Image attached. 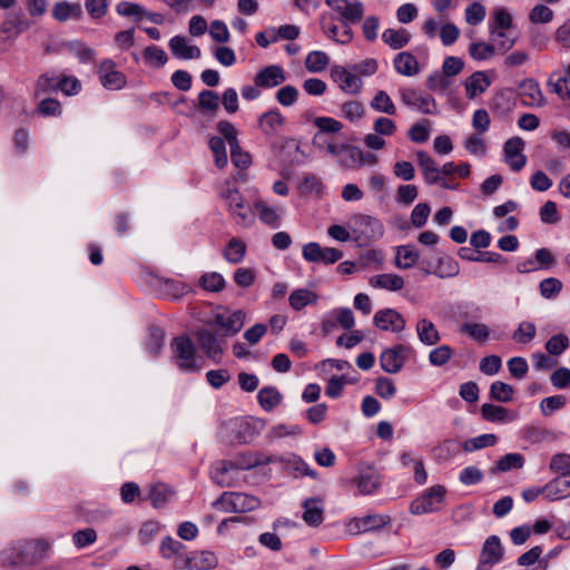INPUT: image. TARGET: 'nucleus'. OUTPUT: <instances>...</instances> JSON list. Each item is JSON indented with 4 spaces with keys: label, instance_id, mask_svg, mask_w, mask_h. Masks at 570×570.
<instances>
[{
    "label": "nucleus",
    "instance_id": "72a5a7b5",
    "mask_svg": "<svg viewBox=\"0 0 570 570\" xmlns=\"http://www.w3.org/2000/svg\"><path fill=\"white\" fill-rule=\"evenodd\" d=\"M247 246L240 238H232L224 248L223 255L230 264L240 263L246 254Z\"/></svg>",
    "mask_w": 570,
    "mask_h": 570
},
{
    "label": "nucleus",
    "instance_id": "c03bdc74",
    "mask_svg": "<svg viewBox=\"0 0 570 570\" xmlns=\"http://www.w3.org/2000/svg\"><path fill=\"white\" fill-rule=\"evenodd\" d=\"M144 60L153 68H160L168 62L167 53L155 46L147 47L142 52Z\"/></svg>",
    "mask_w": 570,
    "mask_h": 570
},
{
    "label": "nucleus",
    "instance_id": "4468645a",
    "mask_svg": "<svg viewBox=\"0 0 570 570\" xmlns=\"http://www.w3.org/2000/svg\"><path fill=\"white\" fill-rule=\"evenodd\" d=\"M524 147L525 144L520 137L510 138L504 144V160L514 171L521 170L527 163V157L523 154Z\"/></svg>",
    "mask_w": 570,
    "mask_h": 570
},
{
    "label": "nucleus",
    "instance_id": "a211bd4d",
    "mask_svg": "<svg viewBox=\"0 0 570 570\" xmlns=\"http://www.w3.org/2000/svg\"><path fill=\"white\" fill-rule=\"evenodd\" d=\"M502 557L503 548L500 539L497 535L488 538L482 547L478 570H488V566L491 567L498 563Z\"/></svg>",
    "mask_w": 570,
    "mask_h": 570
},
{
    "label": "nucleus",
    "instance_id": "9d476101",
    "mask_svg": "<svg viewBox=\"0 0 570 570\" xmlns=\"http://www.w3.org/2000/svg\"><path fill=\"white\" fill-rule=\"evenodd\" d=\"M445 494V489L441 485L431 488L425 494L416 498L411 503L413 514H423L435 511L441 505Z\"/></svg>",
    "mask_w": 570,
    "mask_h": 570
},
{
    "label": "nucleus",
    "instance_id": "bf43d9fd",
    "mask_svg": "<svg viewBox=\"0 0 570 570\" xmlns=\"http://www.w3.org/2000/svg\"><path fill=\"white\" fill-rule=\"evenodd\" d=\"M540 294L542 297L549 299L557 296L562 289V283L558 278L549 277L540 282Z\"/></svg>",
    "mask_w": 570,
    "mask_h": 570
},
{
    "label": "nucleus",
    "instance_id": "3c124183",
    "mask_svg": "<svg viewBox=\"0 0 570 570\" xmlns=\"http://www.w3.org/2000/svg\"><path fill=\"white\" fill-rule=\"evenodd\" d=\"M199 108L207 114H215L219 106V96L215 91L204 90L198 96Z\"/></svg>",
    "mask_w": 570,
    "mask_h": 570
},
{
    "label": "nucleus",
    "instance_id": "ea45409f",
    "mask_svg": "<svg viewBox=\"0 0 570 570\" xmlns=\"http://www.w3.org/2000/svg\"><path fill=\"white\" fill-rule=\"evenodd\" d=\"M371 107L377 112L393 116L396 112V107L391 97L384 90H379L371 101Z\"/></svg>",
    "mask_w": 570,
    "mask_h": 570
},
{
    "label": "nucleus",
    "instance_id": "37998d69",
    "mask_svg": "<svg viewBox=\"0 0 570 570\" xmlns=\"http://www.w3.org/2000/svg\"><path fill=\"white\" fill-rule=\"evenodd\" d=\"M258 402L265 411H271L276 407L281 401L282 395L275 387H264L258 392Z\"/></svg>",
    "mask_w": 570,
    "mask_h": 570
},
{
    "label": "nucleus",
    "instance_id": "b1692460",
    "mask_svg": "<svg viewBox=\"0 0 570 570\" xmlns=\"http://www.w3.org/2000/svg\"><path fill=\"white\" fill-rule=\"evenodd\" d=\"M393 62L395 70L404 77H413L420 72L417 59L409 51L397 53Z\"/></svg>",
    "mask_w": 570,
    "mask_h": 570
},
{
    "label": "nucleus",
    "instance_id": "9b49d317",
    "mask_svg": "<svg viewBox=\"0 0 570 570\" xmlns=\"http://www.w3.org/2000/svg\"><path fill=\"white\" fill-rule=\"evenodd\" d=\"M391 519L387 515L368 514L362 518H353L347 524V531L352 535H357L364 532L374 531L384 528L390 523Z\"/></svg>",
    "mask_w": 570,
    "mask_h": 570
},
{
    "label": "nucleus",
    "instance_id": "c85d7f7f",
    "mask_svg": "<svg viewBox=\"0 0 570 570\" xmlns=\"http://www.w3.org/2000/svg\"><path fill=\"white\" fill-rule=\"evenodd\" d=\"M81 16L82 10L79 3L60 1L52 8V17L60 22H65L69 19H80Z\"/></svg>",
    "mask_w": 570,
    "mask_h": 570
},
{
    "label": "nucleus",
    "instance_id": "4c0bfd02",
    "mask_svg": "<svg viewBox=\"0 0 570 570\" xmlns=\"http://www.w3.org/2000/svg\"><path fill=\"white\" fill-rule=\"evenodd\" d=\"M330 65V57L326 52L321 50L311 51L305 58V68L309 72H322L327 69Z\"/></svg>",
    "mask_w": 570,
    "mask_h": 570
},
{
    "label": "nucleus",
    "instance_id": "0eeeda50",
    "mask_svg": "<svg viewBox=\"0 0 570 570\" xmlns=\"http://www.w3.org/2000/svg\"><path fill=\"white\" fill-rule=\"evenodd\" d=\"M326 4L337 13L343 22H360L364 6L358 0H325Z\"/></svg>",
    "mask_w": 570,
    "mask_h": 570
},
{
    "label": "nucleus",
    "instance_id": "680f3d73",
    "mask_svg": "<svg viewBox=\"0 0 570 570\" xmlns=\"http://www.w3.org/2000/svg\"><path fill=\"white\" fill-rule=\"evenodd\" d=\"M396 124L387 117H379L373 122V131L383 136L391 137L396 132Z\"/></svg>",
    "mask_w": 570,
    "mask_h": 570
},
{
    "label": "nucleus",
    "instance_id": "58836bf2",
    "mask_svg": "<svg viewBox=\"0 0 570 570\" xmlns=\"http://www.w3.org/2000/svg\"><path fill=\"white\" fill-rule=\"evenodd\" d=\"M461 332L479 343H485L490 337V328L483 323L466 322L461 326Z\"/></svg>",
    "mask_w": 570,
    "mask_h": 570
},
{
    "label": "nucleus",
    "instance_id": "09e8293b",
    "mask_svg": "<svg viewBox=\"0 0 570 570\" xmlns=\"http://www.w3.org/2000/svg\"><path fill=\"white\" fill-rule=\"evenodd\" d=\"M254 206L263 223L271 225L273 227H276L278 225L279 215L276 208L268 206L266 203L262 200L256 202Z\"/></svg>",
    "mask_w": 570,
    "mask_h": 570
},
{
    "label": "nucleus",
    "instance_id": "473e14b6",
    "mask_svg": "<svg viewBox=\"0 0 570 570\" xmlns=\"http://www.w3.org/2000/svg\"><path fill=\"white\" fill-rule=\"evenodd\" d=\"M416 333L420 341L429 346L438 344L441 340L440 333L434 324L426 318L419 321Z\"/></svg>",
    "mask_w": 570,
    "mask_h": 570
},
{
    "label": "nucleus",
    "instance_id": "f704fd0d",
    "mask_svg": "<svg viewBox=\"0 0 570 570\" xmlns=\"http://www.w3.org/2000/svg\"><path fill=\"white\" fill-rule=\"evenodd\" d=\"M116 11L120 16L126 17H148L154 22H160V16L148 13L140 4L122 1L116 6Z\"/></svg>",
    "mask_w": 570,
    "mask_h": 570
},
{
    "label": "nucleus",
    "instance_id": "5701e85b",
    "mask_svg": "<svg viewBox=\"0 0 570 570\" xmlns=\"http://www.w3.org/2000/svg\"><path fill=\"white\" fill-rule=\"evenodd\" d=\"M284 122L285 118L278 110H269L259 117L258 127L263 134L274 136L279 132Z\"/></svg>",
    "mask_w": 570,
    "mask_h": 570
},
{
    "label": "nucleus",
    "instance_id": "f257e3e1",
    "mask_svg": "<svg viewBox=\"0 0 570 570\" xmlns=\"http://www.w3.org/2000/svg\"><path fill=\"white\" fill-rule=\"evenodd\" d=\"M513 29V17L510 11L502 7L495 8L492 11L490 36L499 50L508 51L515 45L518 38Z\"/></svg>",
    "mask_w": 570,
    "mask_h": 570
},
{
    "label": "nucleus",
    "instance_id": "49530a36",
    "mask_svg": "<svg viewBox=\"0 0 570 570\" xmlns=\"http://www.w3.org/2000/svg\"><path fill=\"white\" fill-rule=\"evenodd\" d=\"M225 284L223 275L216 272L205 273L199 278V285L207 292H220L224 289Z\"/></svg>",
    "mask_w": 570,
    "mask_h": 570
},
{
    "label": "nucleus",
    "instance_id": "a878e982",
    "mask_svg": "<svg viewBox=\"0 0 570 570\" xmlns=\"http://www.w3.org/2000/svg\"><path fill=\"white\" fill-rule=\"evenodd\" d=\"M217 564V558L212 552H200L191 558H185L179 564L180 568L190 570H209Z\"/></svg>",
    "mask_w": 570,
    "mask_h": 570
},
{
    "label": "nucleus",
    "instance_id": "393cba45",
    "mask_svg": "<svg viewBox=\"0 0 570 570\" xmlns=\"http://www.w3.org/2000/svg\"><path fill=\"white\" fill-rule=\"evenodd\" d=\"M197 338L200 347L204 350L208 357L216 361L220 358L223 355V347L216 335L207 330H202L197 333Z\"/></svg>",
    "mask_w": 570,
    "mask_h": 570
},
{
    "label": "nucleus",
    "instance_id": "f8f14e48",
    "mask_svg": "<svg viewBox=\"0 0 570 570\" xmlns=\"http://www.w3.org/2000/svg\"><path fill=\"white\" fill-rule=\"evenodd\" d=\"M344 168H360L363 166H374L379 163V158L370 153L363 151L356 146L347 145L345 153L338 160Z\"/></svg>",
    "mask_w": 570,
    "mask_h": 570
},
{
    "label": "nucleus",
    "instance_id": "bb28decb",
    "mask_svg": "<svg viewBox=\"0 0 570 570\" xmlns=\"http://www.w3.org/2000/svg\"><path fill=\"white\" fill-rule=\"evenodd\" d=\"M420 254L412 245H402L395 248L394 265L401 269L413 267L419 261Z\"/></svg>",
    "mask_w": 570,
    "mask_h": 570
},
{
    "label": "nucleus",
    "instance_id": "4be33fe9",
    "mask_svg": "<svg viewBox=\"0 0 570 570\" xmlns=\"http://www.w3.org/2000/svg\"><path fill=\"white\" fill-rule=\"evenodd\" d=\"M368 284L379 289L389 292H399L404 288V278L394 273H384L374 275L368 279Z\"/></svg>",
    "mask_w": 570,
    "mask_h": 570
},
{
    "label": "nucleus",
    "instance_id": "6e6d98bb",
    "mask_svg": "<svg viewBox=\"0 0 570 570\" xmlns=\"http://www.w3.org/2000/svg\"><path fill=\"white\" fill-rule=\"evenodd\" d=\"M497 443V436L494 434H483L470 440H466L463 443V450L465 452H472L475 450H480L487 446H492Z\"/></svg>",
    "mask_w": 570,
    "mask_h": 570
},
{
    "label": "nucleus",
    "instance_id": "7ed1b4c3",
    "mask_svg": "<svg viewBox=\"0 0 570 570\" xmlns=\"http://www.w3.org/2000/svg\"><path fill=\"white\" fill-rule=\"evenodd\" d=\"M219 197L226 203L233 216L247 224L252 219L250 208L236 186L230 180H225L220 187Z\"/></svg>",
    "mask_w": 570,
    "mask_h": 570
},
{
    "label": "nucleus",
    "instance_id": "2eb2a0df",
    "mask_svg": "<svg viewBox=\"0 0 570 570\" xmlns=\"http://www.w3.org/2000/svg\"><path fill=\"white\" fill-rule=\"evenodd\" d=\"M373 321L377 328L385 332L401 333L405 327L404 317L392 308L376 312Z\"/></svg>",
    "mask_w": 570,
    "mask_h": 570
},
{
    "label": "nucleus",
    "instance_id": "412c9836",
    "mask_svg": "<svg viewBox=\"0 0 570 570\" xmlns=\"http://www.w3.org/2000/svg\"><path fill=\"white\" fill-rule=\"evenodd\" d=\"M169 48L171 53L184 60L197 59L200 57V49L191 45L190 41L183 36H175L169 40Z\"/></svg>",
    "mask_w": 570,
    "mask_h": 570
},
{
    "label": "nucleus",
    "instance_id": "ddd939ff",
    "mask_svg": "<svg viewBox=\"0 0 570 570\" xmlns=\"http://www.w3.org/2000/svg\"><path fill=\"white\" fill-rule=\"evenodd\" d=\"M331 76L337 83L338 88L348 95H357L362 89V80L355 73L342 66L332 68Z\"/></svg>",
    "mask_w": 570,
    "mask_h": 570
},
{
    "label": "nucleus",
    "instance_id": "dca6fc26",
    "mask_svg": "<svg viewBox=\"0 0 570 570\" xmlns=\"http://www.w3.org/2000/svg\"><path fill=\"white\" fill-rule=\"evenodd\" d=\"M401 99L406 106L416 108L423 114L436 112L435 100L430 95H423L413 88L402 90Z\"/></svg>",
    "mask_w": 570,
    "mask_h": 570
},
{
    "label": "nucleus",
    "instance_id": "79ce46f5",
    "mask_svg": "<svg viewBox=\"0 0 570 570\" xmlns=\"http://www.w3.org/2000/svg\"><path fill=\"white\" fill-rule=\"evenodd\" d=\"M549 470L560 476L570 475V454L566 452H559L552 455Z\"/></svg>",
    "mask_w": 570,
    "mask_h": 570
},
{
    "label": "nucleus",
    "instance_id": "de8ad7c7",
    "mask_svg": "<svg viewBox=\"0 0 570 570\" xmlns=\"http://www.w3.org/2000/svg\"><path fill=\"white\" fill-rule=\"evenodd\" d=\"M513 394V387L504 382L497 381L490 386V396L498 402L508 403L512 400Z\"/></svg>",
    "mask_w": 570,
    "mask_h": 570
},
{
    "label": "nucleus",
    "instance_id": "4d7b16f0",
    "mask_svg": "<svg viewBox=\"0 0 570 570\" xmlns=\"http://www.w3.org/2000/svg\"><path fill=\"white\" fill-rule=\"evenodd\" d=\"M209 147L215 157V164L218 168H224L227 165V154L225 142L220 137H213L209 140Z\"/></svg>",
    "mask_w": 570,
    "mask_h": 570
},
{
    "label": "nucleus",
    "instance_id": "13d9d810",
    "mask_svg": "<svg viewBox=\"0 0 570 570\" xmlns=\"http://www.w3.org/2000/svg\"><path fill=\"white\" fill-rule=\"evenodd\" d=\"M537 328L531 322H522L513 333L512 337L515 342L527 344L535 336Z\"/></svg>",
    "mask_w": 570,
    "mask_h": 570
},
{
    "label": "nucleus",
    "instance_id": "7c9ffc66",
    "mask_svg": "<svg viewBox=\"0 0 570 570\" xmlns=\"http://www.w3.org/2000/svg\"><path fill=\"white\" fill-rule=\"evenodd\" d=\"M303 520L311 527H317L324 518L322 502L318 499H308L304 502Z\"/></svg>",
    "mask_w": 570,
    "mask_h": 570
},
{
    "label": "nucleus",
    "instance_id": "c9c22d12",
    "mask_svg": "<svg viewBox=\"0 0 570 570\" xmlns=\"http://www.w3.org/2000/svg\"><path fill=\"white\" fill-rule=\"evenodd\" d=\"M317 301V294L307 288H299L291 293L288 302L292 308L301 311Z\"/></svg>",
    "mask_w": 570,
    "mask_h": 570
},
{
    "label": "nucleus",
    "instance_id": "338daca9",
    "mask_svg": "<svg viewBox=\"0 0 570 570\" xmlns=\"http://www.w3.org/2000/svg\"><path fill=\"white\" fill-rule=\"evenodd\" d=\"M431 209L430 206L425 203H420L415 205L411 213V223L414 227L421 228L425 225L429 216H430Z\"/></svg>",
    "mask_w": 570,
    "mask_h": 570
},
{
    "label": "nucleus",
    "instance_id": "20e7f679",
    "mask_svg": "<svg viewBox=\"0 0 570 570\" xmlns=\"http://www.w3.org/2000/svg\"><path fill=\"white\" fill-rule=\"evenodd\" d=\"M302 255L308 263L331 265L343 257V253L333 247H322L316 242L307 243L302 248Z\"/></svg>",
    "mask_w": 570,
    "mask_h": 570
},
{
    "label": "nucleus",
    "instance_id": "5fc2aeb1",
    "mask_svg": "<svg viewBox=\"0 0 570 570\" xmlns=\"http://www.w3.org/2000/svg\"><path fill=\"white\" fill-rule=\"evenodd\" d=\"M442 73L446 78L460 75L464 69V61L460 57L449 56L442 62Z\"/></svg>",
    "mask_w": 570,
    "mask_h": 570
},
{
    "label": "nucleus",
    "instance_id": "0e129e2a",
    "mask_svg": "<svg viewBox=\"0 0 570 570\" xmlns=\"http://www.w3.org/2000/svg\"><path fill=\"white\" fill-rule=\"evenodd\" d=\"M485 18V8L480 2H473L465 9V21L471 26L481 23Z\"/></svg>",
    "mask_w": 570,
    "mask_h": 570
},
{
    "label": "nucleus",
    "instance_id": "423d86ee",
    "mask_svg": "<svg viewBox=\"0 0 570 570\" xmlns=\"http://www.w3.org/2000/svg\"><path fill=\"white\" fill-rule=\"evenodd\" d=\"M174 357L181 370H197L195 360V346L189 337L178 336L171 343Z\"/></svg>",
    "mask_w": 570,
    "mask_h": 570
},
{
    "label": "nucleus",
    "instance_id": "f03ea898",
    "mask_svg": "<svg viewBox=\"0 0 570 570\" xmlns=\"http://www.w3.org/2000/svg\"><path fill=\"white\" fill-rule=\"evenodd\" d=\"M214 507L225 513H245L259 507V500L253 495L240 492H226Z\"/></svg>",
    "mask_w": 570,
    "mask_h": 570
},
{
    "label": "nucleus",
    "instance_id": "603ef678",
    "mask_svg": "<svg viewBox=\"0 0 570 570\" xmlns=\"http://www.w3.org/2000/svg\"><path fill=\"white\" fill-rule=\"evenodd\" d=\"M356 487L362 494H372L379 488V479L373 472L362 473L355 480Z\"/></svg>",
    "mask_w": 570,
    "mask_h": 570
},
{
    "label": "nucleus",
    "instance_id": "2f4dec72",
    "mask_svg": "<svg viewBox=\"0 0 570 570\" xmlns=\"http://www.w3.org/2000/svg\"><path fill=\"white\" fill-rule=\"evenodd\" d=\"M481 416L484 421L502 423L514 419V415L500 405L485 403L481 406Z\"/></svg>",
    "mask_w": 570,
    "mask_h": 570
},
{
    "label": "nucleus",
    "instance_id": "864d4df0",
    "mask_svg": "<svg viewBox=\"0 0 570 570\" xmlns=\"http://www.w3.org/2000/svg\"><path fill=\"white\" fill-rule=\"evenodd\" d=\"M22 31V23L18 18L8 19L0 29V40L12 42Z\"/></svg>",
    "mask_w": 570,
    "mask_h": 570
},
{
    "label": "nucleus",
    "instance_id": "6ab92c4d",
    "mask_svg": "<svg viewBox=\"0 0 570 570\" xmlns=\"http://www.w3.org/2000/svg\"><path fill=\"white\" fill-rule=\"evenodd\" d=\"M463 86L466 98L474 100L488 90L491 78L485 71H474L465 79Z\"/></svg>",
    "mask_w": 570,
    "mask_h": 570
},
{
    "label": "nucleus",
    "instance_id": "e2e57ef3",
    "mask_svg": "<svg viewBox=\"0 0 570 570\" xmlns=\"http://www.w3.org/2000/svg\"><path fill=\"white\" fill-rule=\"evenodd\" d=\"M409 137L414 142H424L430 137V124L428 120H422L414 124L409 129Z\"/></svg>",
    "mask_w": 570,
    "mask_h": 570
},
{
    "label": "nucleus",
    "instance_id": "cd10ccee",
    "mask_svg": "<svg viewBox=\"0 0 570 570\" xmlns=\"http://www.w3.org/2000/svg\"><path fill=\"white\" fill-rule=\"evenodd\" d=\"M382 40L393 50H399L407 46L411 40V33L402 28H387L382 33Z\"/></svg>",
    "mask_w": 570,
    "mask_h": 570
},
{
    "label": "nucleus",
    "instance_id": "e433bc0d",
    "mask_svg": "<svg viewBox=\"0 0 570 570\" xmlns=\"http://www.w3.org/2000/svg\"><path fill=\"white\" fill-rule=\"evenodd\" d=\"M497 45L487 41H473L469 45V55L473 60L484 61L495 55Z\"/></svg>",
    "mask_w": 570,
    "mask_h": 570
},
{
    "label": "nucleus",
    "instance_id": "69168bd1",
    "mask_svg": "<svg viewBox=\"0 0 570 570\" xmlns=\"http://www.w3.org/2000/svg\"><path fill=\"white\" fill-rule=\"evenodd\" d=\"M326 33L331 39L343 45L348 43L353 38V31L346 22L343 24L342 30L337 26H330L326 29Z\"/></svg>",
    "mask_w": 570,
    "mask_h": 570
},
{
    "label": "nucleus",
    "instance_id": "1a4fd4ad",
    "mask_svg": "<svg viewBox=\"0 0 570 570\" xmlns=\"http://www.w3.org/2000/svg\"><path fill=\"white\" fill-rule=\"evenodd\" d=\"M409 351V347L403 344L385 348L380 356L382 370L391 374L399 373L407 358Z\"/></svg>",
    "mask_w": 570,
    "mask_h": 570
},
{
    "label": "nucleus",
    "instance_id": "6e6552de",
    "mask_svg": "<svg viewBox=\"0 0 570 570\" xmlns=\"http://www.w3.org/2000/svg\"><path fill=\"white\" fill-rule=\"evenodd\" d=\"M101 85L109 90H120L126 86V76L117 69L112 59H104L98 68Z\"/></svg>",
    "mask_w": 570,
    "mask_h": 570
},
{
    "label": "nucleus",
    "instance_id": "aec40b11",
    "mask_svg": "<svg viewBox=\"0 0 570 570\" xmlns=\"http://www.w3.org/2000/svg\"><path fill=\"white\" fill-rule=\"evenodd\" d=\"M285 80V71L276 65L261 69L254 79L256 86L262 88H273L282 85Z\"/></svg>",
    "mask_w": 570,
    "mask_h": 570
},
{
    "label": "nucleus",
    "instance_id": "a18cd8bd",
    "mask_svg": "<svg viewBox=\"0 0 570 570\" xmlns=\"http://www.w3.org/2000/svg\"><path fill=\"white\" fill-rule=\"evenodd\" d=\"M570 488V480L561 481L559 476L551 480L543 491L549 500L556 501L564 497V492Z\"/></svg>",
    "mask_w": 570,
    "mask_h": 570
},
{
    "label": "nucleus",
    "instance_id": "052dcab7",
    "mask_svg": "<svg viewBox=\"0 0 570 570\" xmlns=\"http://www.w3.org/2000/svg\"><path fill=\"white\" fill-rule=\"evenodd\" d=\"M569 346V338L564 334L553 335L546 343V350L551 355H560Z\"/></svg>",
    "mask_w": 570,
    "mask_h": 570
},
{
    "label": "nucleus",
    "instance_id": "8fccbe9b",
    "mask_svg": "<svg viewBox=\"0 0 570 570\" xmlns=\"http://www.w3.org/2000/svg\"><path fill=\"white\" fill-rule=\"evenodd\" d=\"M553 11L543 3L535 4L529 12V21L532 24L549 23L553 19Z\"/></svg>",
    "mask_w": 570,
    "mask_h": 570
},
{
    "label": "nucleus",
    "instance_id": "c756f323",
    "mask_svg": "<svg viewBox=\"0 0 570 570\" xmlns=\"http://www.w3.org/2000/svg\"><path fill=\"white\" fill-rule=\"evenodd\" d=\"M416 159L425 180L430 184L436 183L439 180L440 169L434 159L423 150L416 151Z\"/></svg>",
    "mask_w": 570,
    "mask_h": 570
},
{
    "label": "nucleus",
    "instance_id": "774afa93",
    "mask_svg": "<svg viewBox=\"0 0 570 570\" xmlns=\"http://www.w3.org/2000/svg\"><path fill=\"white\" fill-rule=\"evenodd\" d=\"M460 37V29L452 22L440 27V39L444 46H452Z\"/></svg>",
    "mask_w": 570,
    "mask_h": 570
},
{
    "label": "nucleus",
    "instance_id": "f3484780",
    "mask_svg": "<svg viewBox=\"0 0 570 570\" xmlns=\"http://www.w3.org/2000/svg\"><path fill=\"white\" fill-rule=\"evenodd\" d=\"M519 97L521 102L527 107L539 108L546 104L541 88L533 79H525L520 83Z\"/></svg>",
    "mask_w": 570,
    "mask_h": 570
},
{
    "label": "nucleus",
    "instance_id": "39448f33",
    "mask_svg": "<svg viewBox=\"0 0 570 570\" xmlns=\"http://www.w3.org/2000/svg\"><path fill=\"white\" fill-rule=\"evenodd\" d=\"M246 314L240 309L230 311L219 307L214 316V325L220 327L224 335L233 336L242 330Z\"/></svg>",
    "mask_w": 570,
    "mask_h": 570
},
{
    "label": "nucleus",
    "instance_id": "a19ab883",
    "mask_svg": "<svg viewBox=\"0 0 570 570\" xmlns=\"http://www.w3.org/2000/svg\"><path fill=\"white\" fill-rule=\"evenodd\" d=\"M17 550L20 561L32 562L37 560V553L39 554L38 557H41L46 550V546L39 541H32L19 546Z\"/></svg>",
    "mask_w": 570,
    "mask_h": 570
}]
</instances>
